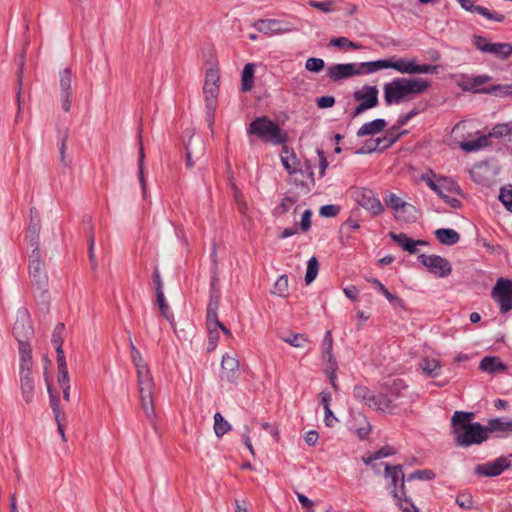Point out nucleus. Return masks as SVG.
I'll use <instances>...</instances> for the list:
<instances>
[{"mask_svg": "<svg viewBox=\"0 0 512 512\" xmlns=\"http://www.w3.org/2000/svg\"><path fill=\"white\" fill-rule=\"evenodd\" d=\"M473 412L455 411L451 417L452 433L459 447H470L485 442L489 438V429L479 422H472Z\"/></svg>", "mask_w": 512, "mask_h": 512, "instance_id": "1", "label": "nucleus"}, {"mask_svg": "<svg viewBox=\"0 0 512 512\" xmlns=\"http://www.w3.org/2000/svg\"><path fill=\"white\" fill-rule=\"evenodd\" d=\"M430 82L422 78L397 77L383 87L384 102L387 106L400 104L424 93Z\"/></svg>", "mask_w": 512, "mask_h": 512, "instance_id": "2", "label": "nucleus"}, {"mask_svg": "<svg viewBox=\"0 0 512 512\" xmlns=\"http://www.w3.org/2000/svg\"><path fill=\"white\" fill-rule=\"evenodd\" d=\"M131 359L137 370L138 388L141 407L148 419L155 417V408L153 401V390L155 384L150 369L141 356L140 351L135 347L130 339Z\"/></svg>", "mask_w": 512, "mask_h": 512, "instance_id": "3", "label": "nucleus"}, {"mask_svg": "<svg viewBox=\"0 0 512 512\" xmlns=\"http://www.w3.org/2000/svg\"><path fill=\"white\" fill-rule=\"evenodd\" d=\"M382 464L385 466L384 476L391 480L387 489L394 498L396 505L402 512H419L411 498L407 495L403 465Z\"/></svg>", "mask_w": 512, "mask_h": 512, "instance_id": "4", "label": "nucleus"}, {"mask_svg": "<svg viewBox=\"0 0 512 512\" xmlns=\"http://www.w3.org/2000/svg\"><path fill=\"white\" fill-rule=\"evenodd\" d=\"M247 133L255 135L264 143L284 145L288 141V134L268 116L256 117L248 126Z\"/></svg>", "mask_w": 512, "mask_h": 512, "instance_id": "5", "label": "nucleus"}, {"mask_svg": "<svg viewBox=\"0 0 512 512\" xmlns=\"http://www.w3.org/2000/svg\"><path fill=\"white\" fill-rule=\"evenodd\" d=\"M29 276L31 278L32 285L35 286L41 293V297L44 301L48 300V275L46 272V265L42 259L41 252H35L29 254Z\"/></svg>", "mask_w": 512, "mask_h": 512, "instance_id": "6", "label": "nucleus"}, {"mask_svg": "<svg viewBox=\"0 0 512 512\" xmlns=\"http://www.w3.org/2000/svg\"><path fill=\"white\" fill-rule=\"evenodd\" d=\"M379 91L376 86L364 85L361 89L354 91L353 98L359 104L350 112V119H354L365 111L379 105Z\"/></svg>", "mask_w": 512, "mask_h": 512, "instance_id": "7", "label": "nucleus"}, {"mask_svg": "<svg viewBox=\"0 0 512 512\" xmlns=\"http://www.w3.org/2000/svg\"><path fill=\"white\" fill-rule=\"evenodd\" d=\"M491 297L498 303L501 314L512 310V279L500 277L492 288Z\"/></svg>", "mask_w": 512, "mask_h": 512, "instance_id": "8", "label": "nucleus"}, {"mask_svg": "<svg viewBox=\"0 0 512 512\" xmlns=\"http://www.w3.org/2000/svg\"><path fill=\"white\" fill-rule=\"evenodd\" d=\"M418 262L426 267V269L438 278H445L452 273L451 263L439 255L419 254Z\"/></svg>", "mask_w": 512, "mask_h": 512, "instance_id": "9", "label": "nucleus"}, {"mask_svg": "<svg viewBox=\"0 0 512 512\" xmlns=\"http://www.w3.org/2000/svg\"><path fill=\"white\" fill-rule=\"evenodd\" d=\"M402 383V379H396L393 381V385L388 392L377 395L376 410L392 412L399 406L397 400L401 395L400 389L403 387Z\"/></svg>", "mask_w": 512, "mask_h": 512, "instance_id": "10", "label": "nucleus"}, {"mask_svg": "<svg viewBox=\"0 0 512 512\" xmlns=\"http://www.w3.org/2000/svg\"><path fill=\"white\" fill-rule=\"evenodd\" d=\"M354 197L357 203L368 210L372 216H378L384 211L381 201L375 196L374 192L368 188H357L354 191Z\"/></svg>", "mask_w": 512, "mask_h": 512, "instance_id": "11", "label": "nucleus"}, {"mask_svg": "<svg viewBox=\"0 0 512 512\" xmlns=\"http://www.w3.org/2000/svg\"><path fill=\"white\" fill-rule=\"evenodd\" d=\"M12 332L18 343L30 342L33 338L34 328L27 310L20 311L17 314Z\"/></svg>", "mask_w": 512, "mask_h": 512, "instance_id": "12", "label": "nucleus"}, {"mask_svg": "<svg viewBox=\"0 0 512 512\" xmlns=\"http://www.w3.org/2000/svg\"><path fill=\"white\" fill-rule=\"evenodd\" d=\"M240 363L236 356L228 353L222 356L220 380L229 384H237L240 376Z\"/></svg>", "mask_w": 512, "mask_h": 512, "instance_id": "13", "label": "nucleus"}, {"mask_svg": "<svg viewBox=\"0 0 512 512\" xmlns=\"http://www.w3.org/2000/svg\"><path fill=\"white\" fill-rule=\"evenodd\" d=\"M66 336V327L65 324L60 322L56 325L53 330L51 343L56 351V361L58 365V370H61V373L65 376L64 368L67 366L66 357L63 350V343Z\"/></svg>", "mask_w": 512, "mask_h": 512, "instance_id": "14", "label": "nucleus"}, {"mask_svg": "<svg viewBox=\"0 0 512 512\" xmlns=\"http://www.w3.org/2000/svg\"><path fill=\"white\" fill-rule=\"evenodd\" d=\"M205 149V143L200 137H190L189 141L185 143V165L187 169L194 168L195 163L204 157Z\"/></svg>", "mask_w": 512, "mask_h": 512, "instance_id": "15", "label": "nucleus"}, {"mask_svg": "<svg viewBox=\"0 0 512 512\" xmlns=\"http://www.w3.org/2000/svg\"><path fill=\"white\" fill-rule=\"evenodd\" d=\"M510 466V461L506 457L501 456L494 461L476 465L474 473L477 476L496 477L501 475Z\"/></svg>", "mask_w": 512, "mask_h": 512, "instance_id": "16", "label": "nucleus"}, {"mask_svg": "<svg viewBox=\"0 0 512 512\" xmlns=\"http://www.w3.org/2000/svg\"><path fill=\"white\" fill-rule=\"evenodd\" d=\"M60 77V99H61V105L62 109L65 112H69L72 105V70L71 68L67 67L60 71L59 73Z\"/></svg>", "mask_w": 512, "mask_h": 512, "instance_id": "17", "label": "nucleus"}, {"mask_svg": "<svg viewBox=\"0 0 512 512\" xmlns=\"http://www.w3.org/2000/svg\"><path fill=\"white\" fill-rule=\"evenodd\" d=\"M356 76V63L333 64L327 68V77L338 82Z\"/></svg>", "mask_w": 512, "mask_h": 512, "instance_id": "18", "label": "nucleus"}, {"mask_svg": "<svg viewBox=\"0 0 512 512\" xmlns=\"http://www.w3.org/2000/svg\"><path fill=\"white\" fill-rule=\"evenodd\" d=\"M253 26L264 34H280L290 31L284 22L277 19H259L254 22Z\"/></svg>", "mask_w": 512, "mask_h": 512, "instance_id": "19", "label": "nucleus"}, {"mask_svg": "<svg viewBox=\"0 0 512 512\" xmlns=\"http://www.w3.org/2000/svg\"><path fill=\"white\" fill-rule=\"evenodd\" d=\"M389 237L393 242L398 244L403 251H406L410 254H414L417 252V246L427 245V241L425 240H414L407 236L406 233H395L389 232Z\"/></svg>", "mask_w": 512, "mask_h": 512, "instance_id": "20", "label": "nucleus"}, {"mask_svg": "<svg viewBox=\"0 0 512 512\" xmlns=\"http://www.w3.org/2000/svg\"><path fill=\"white\" fill-rule=\"evenodd\" d=\"M219 82H220L219 70L215 69V68H209L205 74V81H204V85H203L204 94L211 95L213 97H218Z\"/></svg>", "mask_w": 512, "mask_h": 512, "instance_id": "21", "label": "nucleus"}, {"mask_svg": "<svg viewBox=\"0 0 512 512\" xmlns=\"http://www.w3.org/2000/svg\"><path fill=\"white\" fill-rule=\"evenodd\" d=\"M479 369L488 374L504 373L507 365L497 356H485L479 365Z\"/></svg>", "mask_w": 512, "mask_h": 512, "instance_id": "22", "label": "nucleus"}, {"mask_svg": "<svg viewBox=\"0 0 512 512\" xmlns=\"http://www.w3.org/2000/svg\"><path fill=\"white\" fill-rule=\"evenodd\" d=\"M415 59L397 58L396 60L384 59L385 69H394L402 74H414Z\"/></svg>", "mask_w": 512, "mask_h": 512, "instance_id": "23", "label": "nucleus"}, {"mask_svg": "<svg viewBox=\"0 0 512 512\" xmlns=\"http://www.w3.org/2000/svg\"><path fill=\"white\" fill-rule=\"evenodd\" d=\"M32 371H20V388L24 401L31 403L34 397V381Z\"/></svg>", "mask_w": 512, "mask_h": 512, "instance_id": "24", "label": "nucleus"}, {"mask_svg": "<svg viewBox=\"0 0 512 512\" xmlns=\"http://www.w3.org/2000/svg\"><path fill=\"white\" fill-rule=\"evenodd\" d=\"M40 231H41V221L35 220L32 223H29L26 231V240L31 248L30 253L41 252L40 251Z\"/></svg>", "mask_w": 512, "mask_h": 512, "instance_id": "25", "label": "nucleus"}, {"mask_svg": "<svg viewBox=\"0 0 512 512\" xmlns=\"http://www.w3.org/2000/svg\"><path fill=\"white\" fill-rule=\"evenodd\" d=\"M281 161L284 168L289 174H296L302 172V168H297L299 161L297 160L296 154L292 148L284 145L281 152Z\"/></svg>", "mask_w": 512, "mask_h": 512, "instance_id": "26", "label": "nucleus"}, {"mask_svg": "<svg viewBox=\"0 0 512 512\" xmlns=\"http://www.w3.org/2000/svg\"><path fill=\"white\" fill-rule=\"evenodd\" d=\"M387 127V121L382 118L374 119L370 122L363 124L357 131L356 135L358 137H363L367 135H375L382 132Z\"/></svg>", "mask_w": 512, "mask_h": 512, "instance_id": "27", "label": "nucleus"}, {"mask_svg": "<svg viewBox=\"0 0 512 512\" xmlns=\"http://www.w3.org/2000/svg\"><path fill=\"white\" fill-rule=\"evenodd\" d=\"M423 180L426 182L428 187L433 190L441 199H443L444 202L447 203L451 208L460 209L462 207V202L459 199L443 193L441 187L430 177L423 176Z\"/></svg>", "mask_w": 512, "mask_h": 512, "instance_id": "28", "label": "nucleus"}, {"mask_svg": "<svg viewBox=\"0 0 512 512\" xmlns=\"http://www.w3.org/2000/svg\"><path fill=\"white\" fill-rule=\"evenodd\" d=\"M353 393L357 400L376 410L377 395H374L368 387L355 385Z\"/></svg>", "mask_w": 512, "mask_h": 512, "instance_id": "29", "label": "nucleus"}, {"mask_svg": "<svg viewBox=\"0 0 512 512\" xmlns=\"http://www.w3.org/2000/svg\"><path fill=\"white\" fill-rule=\"evenodd\" d=\"M19 346V360L20 371H32V346L30 342L18 343Z\"/></svg>", "mask_w": 512, "mask_h": 512, "instance_id": "30", "label": "nucleus"}, {"mask_svg": "<svg viewBox=\"0 0 512 512\" xmlns=\"http://www.w3.org/2000/svg\"><path fill=\"white\" fill-rule=\"evenodd\" d=\"M24 67H25V51L19 54L18 56V69L16 72L17 75V102H18V112L16 116V121L19 118L20 110H21V94H22V85H23V76H24Z\"/></svg>", "mask_w": 512, "mask_h": 512, "instance_id": "31", "label": "nucleus"}, {"mask_svg": "<svg viewBox=\"0 0 512 512\" xmlns=\"http://www.w3.org/2000/svg\"><path fill=\"white\" fill-rule=\"evenodd\" d=\"M437 240L444 245L452 246L460 240V235L457 231L451 228H440L435 231Z\"/></svg>", "mask_w": 512, "mask_h": 512, "instance_id": "32", "label": "nucleus"}, {"mask_svg": "<svg viewBox=\"0 0 512 512\" xmlns=\"http://www.w3.org/2000/svg\"><path fill=\"white\" fill-rule=\"evenodd\" d=\"M322 360L330 365L332 363H337L335 356L333 354V337L331 331H326L324 338L322 340Z\"/></svg>", "mask_w": 512, "mask_h": 512, "instance_id": "33", "label": "nucleus"}, {"mask_svg": "<svg viewBox=\"0 0 512 512\" xmlns=\"http://www.w3.org/2000/svg\"><path fill=\"white\" fill-rule=\"evenodd\" d=\"M489 138H490L489 134L482 135V136H479L475 140H468V141L461 142L460 147L465 152H468V153L475 152L484 147L489 146L490 145Z\"/></svg>", "mask_w": 512, "mask_h": 512, "instance_id": "34", "label": "nucleus"}, {"mask_svg": "<svg viewBox=\"0 0 512 512\" xmlns=\"http://www.w3.org/2000/svg\"><path fill=\"white\" fill-rule=\"evenodd\" d=\"M491 77L488 75H479L471 78L470 80L464 82L462 89L464 91H471L474 93H484V88L481 87L483 84L489 82Z\"/></svg>", "mask_w": 512, "mask_h": 512, "instance_id": "35", "label": "nucleus"}, {"mask_svg": "<svg viewBox=\"0 0 512 512\" xmlns=\"http://www.w3.org/2000/svg\"><path fill=\"white\" fill-rule=\"evenodd\" d=\"M486 50L487 53L493 54L501 60H506L512 56V44L510 43H491Z\"/></svg>", "mask_w": 512, "mask_h": 512, "instance_id": "36", "label": "nucleus"}, {"mask_svg": "<svg viewBox=\"0 0 512 512\" xmlns=\"http://www.w3.org/2000/svg\"><path fill=\"white\" fill-rule=\"evenodd\" d=\"M255 65L248 63L244 66L241 73V90L243 92L250 91L254 83Z\"/></svg>", "mask_w": 512, "mask_h": 512, "instance_id": "37", "label": "nucleus"}, {"mask_svg": "<svg viewBox=\"0 0 512 512\" xmlns=\"http://www.w3.org/2000/svg\"><path fill=\"white\" fill-rule=\"evenodd\" d=\"M219 305L220 293H210V299L207 305L206 325H210L212 320H216V318H218Z\"/></svg>", "mask_w": 512, "mask_h": 512, "instance_id": "38", "label": "nucleus"}, {"mask_svg": "<svg viewBox=\"0 0 512 512\" xmlns=\"http://www.w3.org/2000/svg\"><path fill=\"white\" fill-rule=\"evenodd\" d=\"M381 69H385L384 59L370 62H362L360 64L356 63V75L370 74Z\"/></svg>", "mask_w": 512, "mask_h": 512, "instance_id": "39", "label": "nucleus"}, {"mask_svg": "<svg viewBox=\"0 0 512 512\" xmlns=\"http://www.w3.org/2000/svg\"><path fill=\"white\" fill-rule=\"evenodd\" d=\"M391 304L401 305L403 300L395 294H392L377 278L367 279Z\"/></svg>", "mask_w": 512, "mask_h": 512, "instance_id": "40", "label": "nucleus"}, {"mask_svg": "<svg viewBox=\"0 0 512 512\" xmlns=\"http://www.w3.org/2000/svg\"><path fill=\"white\" fill-rule=\"evenodd\" d=\"M408 134V130L402 131H392L391 127L386 131V135L380 137L383 147L382 149L387 150L391 146H393L396 142H398L403 136Z\"/></svg>", "mask_w": 512, "mask_h": 512, "instance_id": "41", "label": "nucleus"}, {"mask_svg": "<svg viewBox=\"0 0 512 512\" xmlns=\"http://www.w3.org/2000/svg\"><path fill=\"white\" fill-rule=\"evenodd\" d=\"M399 211L402 213V215L398 218L406 223L416 222L420 215V211L414 205L407 202H404Z\"/></svg>", "mask_w": 512, "mask_h": 512, "instance_id": "42", "label": "nucleus"}, {"mask_svg": "<svg viewBox=\"0 0 512 512\" xmlns=\"http://www.w3.org/2000/svg\"><path fill=\"white\" fill-rule=\"evenodd\" d=\"M435 182L441 187L443 193L446 191L460 196L463 195L462 189L458 183L448 177H440Z\"/></svg>", "mask_w": 512, "mask_h": 512, "instance_id": "43", "label": "nucleus"}, {"mask_svg": "<svg viewBox=\"0 0 512 512\" xmlns=\"http://www.w3.org/2000/svg\"><path fill=\"white\" fill-rule=\"evenodd\" d=\"M484 94H491L498 97L512 96V84H497L484 88Z\"/></svg>", "mask_w": 512, "mask_h": 512, "instance_id": "44", "label": "nucleus"}, {"mask_svg": "<svg viewBox=\"0 0 512 512\" xmlns=\"http://www.w3.org/2000/svg\"><path fill=\"white\" fill-rule=\"evenodd\" d=\"M383 144L381 138L368 139L364 142V145L356 151V154H371L373 152H384L382 149Z\"/></svg>", "mask_w": 512, "mask_h": 512, "instance_id": "45", "label": "nucleus"}, {"mask_svg": "<svg viewBox=\"0 0 512 512\" xmlns=\"http://www.w3.org/2000/svg\"><path fill=\"white\" fill-rule=\"evenodd\" d=\"M156 304L159 307L161 316H163L165 319H167L170 322L172 328H174V316L169 310V306L166 302L164 292H160V293L156 294Z\"/></svg>", "mask_w": 512, "mask_h": 512, "instance_id": "46", "label": "nucleus"}, {"mask_svg": "<svg viewBox=\"0 0 512 512\" xmlns=\"http://www.w3.org/2000/svg\"><path fill=\"white\" fill-rule=\"evenodd\" d=\"M68 137H69V129L65 128L61 134L59 154H60V162L63 165V167H66V168H70L71 164H72L71 158H68L66 156V147H67Z\"/></svg>", "mask_w": 512, "mask_h": 512, "instance_id": "47", "label": "nucleus"}, {"mask_svg": "<svg viewBox=\"0 0 512 512\" xmlns=\"http://www.w3.org/2000/svg\"><path fill=\"white\" fill-rule=\"evenodd\" d=\"M487 429H489V432H507L512 431V419L508 421H504L502 418H493L488 421V426H486Z\"/></svg>", "mask_w": 512, "mask_h": 512, "instance_id": "48", "label": "nucleus"}, {"mask_svg": "<svg viewBox=\"0 0 512 512\" xmlns=\"http://www.w3.org/2000/svg\"><path fill=\"white\" fill-rule=\"evenodd\" d=\"M229 430H231L230 423L225 420L220 412L214 414V432L217 437H222Z\"/></svg>", "mask_w": 512, "mask_h": 512, "instance_id": "49", "label": "nucleus"}, {"mask_svg": "<svg viewBox=\"0 0 512 512\" xmlns=\"http://www.w3.org/2000/svg\"><path fill=\"white\" fill-rule=\"evenodd\" d=\"M205 106H206V121L209 127L212 128L214 124L215 111L217 107V97L211 95H205Z\"/></svg>", "mask_w": 512, "mask_h": 512, "instance_id": "50", "label": "nucleus"}, {"mask_svg": "<svg viewBox=\"0 0 512 512\" xmlns=\"http://www.w3.org/2000/svg\"><path fill=\"white\" fill-rule=\"evenodd\" d=\"M490 138H503L512 135L511 122L495 125L488 133Z\"/></svg>", "mask_w": 512, "mask_h": 512, "instance_id": "51", "label": "nucleus"}, {"mask_svg": "<svg viewBox=\"0 0 512 512\" xmlns=\"http://www.w3.org/2000/svg\"><path fill=\"white\" fill-rule=\"evenodd\" d=\"M319 271V262L315 256H312L307 262V270L305 274V282L311 284L317 277Z\"/></svg>", "mask_w": 512, "mask_h": 512, "instance_id": "52", "label": "nucleus"}, {"mask_svg": "<svg viewBox=\"0 0 512 512\" xmlns=\"http://www.w3.org/2000/svg\"><path fill=\"white\" fill-rule=\"evenodd\" d=\"M420 365L423 372L428 376L436 377L439 375L440 364L436 359L425 358Z\"/></svg>", "mask_w": 512, "mask_h": 512, "instance_id": "53", "label": "nucleus"}, {"mask_svg": "<svg viewBox=\"0 0 512 512\" xmlns=\"http://www.w3.org/2000/svg\"><path fill=\"white\" fill-rule=\"evenodd\" d=\"M283 341L296 348H303L306 344L310 343L305 334L290 333L287 337L282 338Z\"/></svg>", "mask_w": 512, "mask_h": 512, "instance_id": "54", "label": "nucleus"}, {"mask_svg": "<svg viewBox=\"0 0 512 512\" xmlns=\"http://www.w3.org/2000/svg\"><path fill=\"white\" fill-rule=\"evenodd\" d=\"M64 371L65 376L61 373V370H58V383L63 389V399L70 401V380L67 366H65Z\"/></svg>", "mask_w": 512, "mask_h": 512, "instance_id": "55", "label": "nucleus"}, {"mask_svg": "<svg viewBox=\"0 0 512 512\" xmlns=\"http://www.w3.org/2000/svg\"><path fill=\"white\" fill-rule=\"evenodd\" d=\"M455 502L463 510H471L473 508V497L468 491L459 492Z\"/></svg>", "mask_w": 512, "mask_h": 512, "instance_id": "56", "label": "nucleus"}, {"mask_svg": "<svg viewBox=\"0 0 512 512\" xmlns=\"http://www.w3.org/2000/svg\"><path fill=\"white\" fill-rule=\"evenodd\" d=\"M45 380H46V383H47V390H48V393H49L50 405H51V408L53 410L54 417L55 418H59L60 416L63 415V413H61V410H60V398H59V395H56V394H54L52 392V389H51V386H50V383H49L47 377L45 378Z\"/></svg>", "mask_w": 512, "mask_h": 512, "instance_id": "57", "label": "nucleus"}, {"mask_svg": "<svg viewBox=\"0 0 512 512\" xmlns=\"http://www.w3.org/2000/svg\"><path fill=\"white\" fill-rule=\"evenodd\" d=\"M384 202L387 207L391 208L396 212H399L405 201H403L396 194L392 192H387L384 197Z\"/></svg>", "mask_w": 512, "mask_h": 512, "instance_id": "58", "label": "nucleus"}, {"mask_svg": "<svg viewBox=\"0 0 512 512\" xmlns=\"http://www.w3.org/2000/svg\"><path fill=\"white\" fill-rule=\"evenodd\" d=\"M329 46L337 47L339 49L351 48V49H354V50L360 48V45L350 41L348 38L343 37V36L332 38L330 40V42H329Z\"/></svg>", "mask_w": 512, "mask_h": 512, "instance_id": "59", "label": "nucleus"}, {"mask_svg": "<svg viewBox=\"0 0 512 512\" xmlns=\"http://www.w3.org/2000/svg\"><path fill=\"white\" fill-rule=\"evenodd\" d=\"M436 477V474L431 469H422V470H416L413 473L409 474L406 478V480L412 481L414 479L418 480H433Z\"/></svg>", "mask_w": 512, "mask_h": 512, "instance_id": "60", "label": "nucleus"}, {"mask_svg": "<svg viewBox=\"0 0 512 512\" xmlns=\"http://www.w3.org/2000/svg\"><path fill=\"white\" fill-rule=\"evenodd\" d=\"M274 293H277L281 297L288 296V277L287 275H281L276 283L274 284Z\"/></svg>", "mask_w": 512, "mask_h": 512, "instance_id": "61", "label": "nucleus"}, {"mask_svg": "<svg viewBox=\"0 0 512 512\" xmlns=\"http://www.w3.org/2000/svg\"><path fill=\"white\" fill-rule=\"evenodd\" d=\"M325 67V62L321 58L310 57L306 60L305 68L314 73H319Z\"/></svg>", "mask_w": 512, "mask_h": 512, "instance_id": "62", "label": "nucleus"}, {"mask_svg": "<svg viewBox=\"0 0 512 512\" xmlns=\"http://www.w3.org/2000/svg\"><path fill=\"white\" fill-rule=\"evenodd\" d=\"M340 209L341 208L339 205L327 204L320 207L319 214L324 218H331L337 216L340 212Z\"/></svg>", "mask_w": 512, "mask_h": 512, "instance_id": "63", "label": "nucleus"}, {"mask_svg": "<svg viewBox=\"0 0 512 512\" xmlns=\"http://www.w3.org/2000/svg\"><path fill=\"white\" fill-rule=\"evenodd\" d=\"M499 200L508 211L512 212V189L501 188Z\"/></svg>", "mask_w": 512, "mask_h": 512, "instance_id": "64", "label": "nucleus"}]
</instances>
